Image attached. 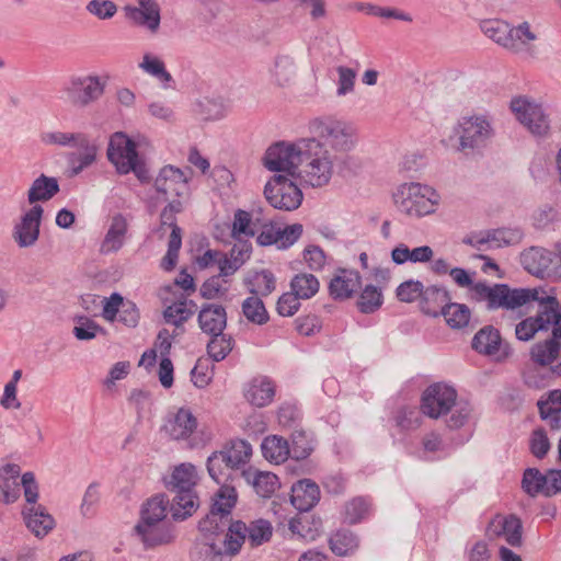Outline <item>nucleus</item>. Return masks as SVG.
I'll use <instances>...</instances> for the list:
<instances>
[{"label": "nucleus", "instance_id": "1", "mask_svg": "<svg viewBox=\"0 0 561 561\" xmlns=\"http://www.w3.org/2000/svg\"><path fill=\"white\" fill-rule=\"evenodd\" d=\"M308 128L311 136L305 137L306 139H313L332 154L345 160L347 153L357 145L356 128L347 121L334 116H320L311 119Z\"/></svg>", "mask_w": 561, "mask_h": 561}, {"label": "nucleus", "instance_id": "2", "mask_svg": "<svg viewBox=\"0 0 561 561\" xmlns=\"http://www.w3.org/2000/svg\"><path fill=\"white\" fill-rule=\"evenodd\" d=\"M421 409L431 419H438L450 413L447 420L449 428L463 426L472 411L468 402L457 401V391L453 387L442 382L426 388L422 396Z\"/></svg>", "mask_w": 561, "mask_h": 561}, {"label": "nucleus", "instance_id": "3", "mask_svg": "<svg viewBox=\"0 0 561 561\" xmlns=\"http://www.w3.org/2000/svg\"><path fill=\"white\" fill-rule=\"evenodd\" d=\"M297 178L313 188L327 186L345 159L334 156L313 139H306Z\"/></svg>", "mask_w": 561, "mask_h": 561}, {"label": "nucleus", "instance_id": "4", "mask_svg": "<svg viewBox=\"0 0 561 561\" xmlns=\"http://www.w3.org/2000/svg\"><path fill=\"white\" fill-rule=\"evenodd\" d=\"M197 483V471L194 465L185 462L176 466L165 479L167 489L174 493L170 512L175 520H184L198 507L194 488Z\"/></svg>", "mask_w": 561, "mask_h": 561}, {"label": "nucleus", "instance_id": "5", "mask_svg": "<svg viewBox=\"0 0 561 561\" xmlns=\"http://www.w3.org/2000/svg\"><path fill=\"white\" fill-rule=\"evenodd\" d=\"M538 294L537 288H511L506 284L489 285L485 282H477L470 298L476 302H484L489 311L514 310L530 302L531 299H538Z\"/></svg>", "mask_w": 561, "mask_h": 561}, {"label": "nucleus", "instance_id": "6", "mask_svg": "<svg viewBox=\"0 0 561 561\" xmlns=\"http://www.w3.org/2000/svg\"><path fill=\"white\" fill-rule=\"evenodd\" d=\"M107 158L121 174L133 172L140 182L150 180L149 169L136 150L135 141L117 131L110 138Z\"/></svg>", "mask_w": 561, "mask_h": 561}, {"label": "nucleus", "instance_id": "7", "mask_svg": "<svg viewBox=\"0 0 561 561\" xmlns=\"http://www.w3.org/2000/svg\"><path fill=\"white\" fill-rule=\"evenodd\" d=\"M393 199L399 211L419 218L435 211L439 195L428 185L404 183L398 187Z\"/></svg>", "mask_w": 561, "mask_h": 561}, {"label": "nucleus", "instance_id": "8", "mask_svg": "<svg viewBox=\"0 0 561 561\" xmlns=\"http://www.w3.org/2000/svg\"><path fill=\"white\" fill-rule=\"evenodd\" d=\"M305 142L306 138H299L294 142L279 141L270 146L263 158L264 167L272 172L297 176Z\"/></svg>", "mask_w": 561, "mask_h": 561}, {"label": "nucleus", "instance_id": "9", "mask_svg": "<svg viewBox=\"0 0 561 561\" xmlns=\"http://www.w3.org/2000/svg\"><path fill=\"white\" fill-rule=\"evenodd\" d=\"M237 491L233 486L222 484L214 497L210 512L199 520L198 529L204 534H214L228 530L233 522L231 520V511L237 503Z\"/></svg>", "mask_w": 561, "mask_h": 561}, {"label": "nucleus", "instance_id": "10", "mask_svg": "<svg viewBox=\"0 0 561 561\" xmlns=\"http://www.w3.org/2000/svg\"><path fill=\"white\" fill-rule=\"evenodd\" d=\"M238 541L231 540L228 533H202L192 551V561H230L238 554Z\"/></svg>", "mask_w": 561, "mask_h": 561}, {"label": "nucleus", "instance_id": "11", "mask_svg": "<svg viewBox=\"0 0 561 561\" xmlns=\"http://www.w3.org/2000/svg\"><path fill=\"white\" fill-rule=\"evenodd\" d=\"M105 84L99 76H72L61 89L62 98L75 107H87L101 99Z\"/></svg>", "mask_w": 561, "mask_h": 561}, {"label": "nucleus", "instance_id": "12", "mask_svg": "<svg viewBox=\"0 0 561 561\" xmlns=\"http://www.w3.org/2000/svg\"><path fill=\"white\" fill-rule=\"evenodd\" d=\"M456 134L459 137V150L467 151L485 147L494 129L488 116L472 115L458 122Z\"/></svg>", "mask_w": 561, "mask_h": 561}, {"label": "nucleus", "instance_id": "13", "mask_svg": "<svg viewBox=\"0 0 561 561\" xmlns=\"http://www.w3.org/2000/svg\"><path fill=\"white\" fill-rule=\"evenodd\" d=\"M510 108L516 119L535 136H546L550 130V119L541 104L528 96L513 98Z\"/></svg>", "mask_w": 561, "mask_h": 561}, {"label": "nucleus", "instance_id": "14", "mask_svg": "<svg viewBox=\"0 0 561 561\" xmlns=\"http://www.w3.org/2000/svg\"><path fill=\"white\" fill-rule=\"evenodd\" d=\"M519 261L522 266L534 276L561 279V255L547 249L530 247L520 253Z\"/></svg>", "mask_w": 561, "mask_h": 561}, {"label": "nucleus", "instance_id": "15", "mask_svg": "<svg viewBox=\"0 0 561 561\" xmlns=\"http://www.w3.org/2000/svg\"><path fill=\"white\" fill-rule=\"evenodd\" d=\"M264 196L276 209L291 211L302 202V192L298 185L282 174L274 175L264 187Z\"/></svg>", "mask_w": 561, "mask_h": 561}, {"label": "nucleus", "instance_id": "16", "mask_svg": "<svg viewBox=\"0 0 561 561\" xmlns=\"http://www.w3.org/2000/svg\"><path fill=\"white\" fill-rule=\"evenodd\" d=\"M561 318L556 321L552 336L535 343L530 347L529 356L534 364L540 368L549 367L553 376H561Z\"/></svg>", "mask_w": 561, "mask_h": 561}, {"label": "nucleus", "instance_id": "17", "mask_svg": "<svg viewBox=\"0 0 561 561\" xmlns=\"http://www.w3.org/2000/svg\"><path fill=\"white\" fill-rule=\"evenodd\" d=\"M227 533L231 540L238 541V552H240L247 538L252 547H259L270 541L273 527L266 519H256L249 525L241 520H236L229 525Z\"/></svg>", "mask_w": 561, "mask_h": 561}, {"label": "nucleus", "instance_id": "18", "mask_svg": "<svg viewBox=\"0 0 561 561\" xmlns=\"http://www.w3.org/2000/svg\"><path fill=\"white\" fill-rule=\"evenodd\" d=\"M188 175L171 164L164 165L154 179V190L164 201L188 194Z\"/></svg>", "mask_w": 561, "mask_h": 561}, {"label": "nucleus", "instance_id": "19", "mask_svg": "<svg viewBox=\"0 0 561 561\" xmlns=\"http://www.w3.org/2000/svg\"><path fill=\"white\" fill-rule=\"evenodd\" d=\"M472 348L480 354L493 356L497 362H503L513 354L512 346L503 342L500 331L493 325H485L474 334Z\"/></svg>", "mask_w": 561, "mask_h": 561}, {"label": "nucleus", "instance_id": "20", "mask_svg": "<svg viewBox=\"0 0 561 561\" xmlns=\"http://www.w3.org/2000/svg\"><path fill=\"white\" fill-rule=\"evenodd\" d=\"M43 213L41 205H33L14 225L12 238L19 248H31L38 241Z\"/></svg>", "mask_w": 561, "mask_h": 561}, {"label": "nucleus", "instance_id": "21", "mask_svg": "<svg viewBox=\"0 0 561 561\" xmlns=\"http://www.w3.org/2000/svg\"><path fill=\"white\" fill-rule=\"evenodd\" d=\"M138 4L139 7L128 4L123 8L126 19L156 34L161 23L160 5L156 0H138Z\"/></svg>", "mask_w": 561, "mask_h": 561}, {"label": "nucleus", "instance_id": "22", "mask_svg": "<svg viewBox=\"0 0 561 561\" xmlns=\"http://www.w3.org/2000/svg\"><path fill=\"white\" fill-rule=\"evenodd\" d=\"M196 416L187 408H180L170 414L164 422L163 431L174 440L188 439L197 430Z\"/></svg>", "mask_w": 561, "mask_h": 561}, {"label": "nucleus", "instance_id": "23", "mask_svg": "<svg viewBox=\"0 0 561 561\" xmlns=\"http://www.w3.org/2000/svg\"><path fill=\"white\" fill-rule=\"evenodd\" d=\"M135 533L146 548L169 543L173 538L171 527L165 522L139 520Z\"/></svg>", "mask_w": 561, "mask_h": 561}, {"label": "nucleus", "instance_id": "24", "mask_svg": "<svg viewBox=\"0 0 561 561\" xmlns=\"http://www.w3.org/2000/svg\"><path fill=\"white\" fill-rule=\"evenodd\" d=\"M199 329L207 335H219L227 327V312L218 304H203L197 317Z\"/></svg>", "mask_w": 561, "mask_h": 561}, {"label": "nucleus", "instance_id": "25", "mask_svg": "<svg viewBox=\"0 0 561 561\" xmlns=\"http://www.w3.org/2000/svg\"><path fill=\"white\" fill-rule=\"evenodd\" d=\"M360 282L362 277L357 271L346 268L339 270L330 280V296L336 300L348 299L357 291Z\"/></svg>", "mask_w": 561, "mask_h": 561}, {"label": "nucleus", "instance_id": "26", "mask_svg": "<svg viewBox=\"0 0 561 561\" xmlns=\"http://www.w3.org/2000/svg\"><path fill=\"white\" fill-rule=\"evenodd\" d=\"M128 227V221L123 215L113 216L101 243L100 252L102 254L118 252L125 244Z\"/></svg>", "mask_w": 561, "mask_h": 561}, {"label": "nucleus", "instance_id": "27", "mask_svg": "<svg viewBox=\"0 0 561 561\" xmlns=\"http://www.w3.org/2000/svg\"><path fill=\"white\" fill-rule=\"evenodd\" d=\"M241 476L255 493L264 499L271 497L280 486L278 477L270 471H261L251 467L243 470Z\"/></svg>", "mask_w": 561, "mask_h": 561}, {"label": "nucleus", "instance_id": "28", "mask_svg": "<svg viewBox=\"0 0 561 561\" xmlns=\"http://www.w3.org/2000/svg\"><path fill=\"white\" fill-rule=\"evenodd\" d=\"M320 500V489L310 479L299 480L291 486L290 502L300 512L310 511Z\"/></svg>", "mask_w": 561, "mask_h": 561}, {"label": "nucleus", "instance_id": "29", "mask_svg": "<svg viewBox=\"0 0 561 561\" xmlns=\"http://www.w3.org/2000/svg\"><path fill=\"white\" fill-rule=\"evenodd\" d=\"M504 48L515 54L530 53L533 44L537 41V34L531 30L528 22H523L517 26H508Z\"/></svg>", "mask_w": 561, "mask_h": 561}, {"label": "nucleus", "instance_id": "30", "mask_svg": "<svg viewBox=\"0 0 561 561\" xmlns=\"http://www.w3.org/2000/svg\"><path fill=\"white\" fill-rule=\"evenodd\" d=\"M21 469L15 463H7L0 468V501L10 504L20 497L19 482Z\"/></svg>", "mask_w": 561, "mask_h": 561}, {"label": "nucleus", "instance_id": "31", "mask_svg": "<svg viewBox=\"0 0 561 561\" xmlns=\"http://www.w3.org/2000/svg\"><path fill=\"white\" fill-rule=\"evenodd\" d=\"M275 396V387L266 377L253 378L244 388V397L254 407L268 405Z\"/></svg>", "mask_w": 561, "mask_h": 561}, {"label": "nucleus", "instance_id": "32", "mask_svg": "<svg viewBox=\"0 0 561 561\" xmlns=\"http://www.w3.org/2000/svg\"><path fill=\"white\" fill-rule=\"evenodd\" d=\"M23 516L27 528L38 538L45 537L55 526L53 516L41 505L24 508Z\"/></svg>", "mask_w": 561, "mask_h": 561}, {"label": "nucleus", "instance_id": "33", "mask_svg": "<svg viewBox=\"0 0 561 561\" xmlns=\"http://www.w3.org/2000/svg\"><path fill=\"white\" fill-rule=\"evenodd\" d=\"M449 300L450 295L446 288L437 285H431L423 288L420 307L425 314L438 317L440 314L442 307L448 304Z\"/></svg>", "mask_w": 561, "mask_h": 561}, {"label": "nucleus", "instance_id": "34", "mask_svg": "<svg viewBox=\"0 0 561 561\" xmlns=\"http://www.w3.org/2000/svg\"><path fill=\"white\" fill-rule=\"evenodd\" d=\"M434 256V251L430 245H421L410 249L404 243H399L391 251V260L397 265H403L407 262L411 263H427Z\"/></svg>", "mask_w": 561, "mask_h": 561}, {"label": "nucleus", "instance_id": "35", "mask_svg": "<svg viewBox=\"0 0 561 561\" xmlns=\"http://www.w3.org/2000/svg\"><path fill=\"white\" fill-rule=\"evenodd\" d=\"M59 192V184L56 178L41 174L36 178L28 192L27 201L30 204L37 205V202H46L53 198Z\"/></svg>", "mask_w": 561, "mask_h": 561}, {"label": "nucleus", "instance_id": "36", "mask_svg": "<svg viewBox=\"0 0 561 561\" xmlns=\"http://www.w3.org/2000/svg\"><path fill=\"white\" fill-rule=\"evenodd\" d=\"M263 457L275 465L287 460L290 455L288 442L277 435H271L263 439L261 445Z\"/></svg>", "mask_w": 561, "mask_h": 561}, {"label": "nucleus", "instance_id": "37", "mask_svg": "<svg viewBox=\"0 0 561 561\" xmlns=\"http://www.w3.org/2000/svg\"><path fill=\"white\" fill-rule=\"evenodd\" d=\"M273 79L278 87L291 85L297 77V65L289 55H278L274 61Z\"/></svg>", "mask_w": 561, "mask_h": 561}, {"label": "nucleus", "instance_id": "38", "mask_svg": "<svg viewBox=\"0 0 561 561\" xmlns=\"http://www.w3.org/2000/svg\"><path fill=\"white\" fill-rule=\"evenodd\" d=\"M220 450L226 457V466L234 470L245 465L252 455L251 445L242 439L232 440Z\"/></svg>", "mask_w": 561, "mask_h": 561}, {"label": "nucleus", "instance_id": "39", "mask_svg": "<svg viewBox=\"0 0 561 561\" xmlns=\"http://www.w3.org/2000/svg\"><path fill=\"white\" fill-rule=\"evenodd\" d=\"M138 67L147 75L157 79L164 89L170 88V83L173 81L171 73L167 70L163 60L159 57L146 53L142 56V60Z\"/></svg>", "mask_w": 561, "mask_h": 561}, {"label": "nucleus", "instance_id": "40", "mask_svg": "<svg viewBox=\"0 0 561 561\" xmlns=\"http://www.w3.org/2000/svg\"><path fill=\"white\" fill-rule=\"evenodd\" d=\"M492 527H500V530H494L497 536H503L508 545L518 547L522 545V522L518 517L511 515L508 517L493 520Z\"/></svg>", "mask_w": 561, "mask_h": 561}, {"label": "nucleus", "instance_id": "41", "mask_svg": "<svg viewBox=\"0 0 561 561\" xmlns=\"http://www.w3.org/2000/svg\"><path fill=\"white\" fill-rule=\"evenodd\" d=\"M170 500L164 494H157L144 503L140 520L165 522Z\"/></svg>", "mask_w": 561, "mask_h": 561}, {"label": "nucleus", "instance_id": "42", "mask_svg": "<svg viewBox=\"0 0 561 561\" xmlns=\"http://www.w3.org/2000/svg\"><path fill=\"white\" fill-rule=\"evenodd\" d=\"M440 314L447 324L453 329H462L468 325L471 318V310L467 305L450 302L442 307Z\"/></svg>", "mask_w": 561, "mask_h": 561}, {"label": "nucleus", "instance_id": "43", "mask_svg": "<svg viewBox=\"0 0 561 561\" xmlns=\"http://www.w3.org/2000/svg\"><path fill=\"white\" fill-rule=\"evenodd\" d=\"M43 144L48 146L77 147L84 146L87 137L81 133L47 131L41 135Z\"/></svg>", "mask_w": 561, "mask_h": 561}, {"label": "nucleus", "instance_id": "44", "mask_svg": "<svg viewBox=\"0 0 561 561\" xmlns=\"http://www.w3.org/2000/svg\"><path fill=\"white\" fill-rule=\"evenodd\" d=\"M330 548L336 556H346L354 552L358 548V538L351 530H337L330 537Z\"/></svg>", "mask_w": 561, "mask_h": 561}, {"label": "nucleus", "instance_id": "45", "mask_svg": "<svg viewBox=\"0 0 561 561\" xmlns=\"http://www.w3.org/2000/svg\"><path fill=\"white\" fill-rule=\"evenodd\" d=\"M182 211L183 203L180 199H171L169 202L160 214V227L158 229L160 237L163 236L165 228L171 229L170 234L176 233L179 237H182V230L176 224V214Z\"/></svg>", "mask_w": 561, "mask_h": 561}, {"label": "nucleus", "instance_id": "46", "mask_svg": "<svg viewBox=\"0 0 561 561\" xmlns=\"http://www.w3.org/2000/svg\"><path fill=\"white\" fill-rule=\"evenodd\" d=\"M318 278L308 273L295 275L290 282V290L300 299H310L319 291Z\"/></svg>", "mask_w": 561, "mask_h": 561}, {"label": "nucleus", "instance_id": "47", "mask_svg": "<svg viewBox=\"0 0 561 561\" xmlns=\"http://www.w3.org/2000/svg\"><path fill=\"white\" fill-rule=\"evenodd\" d=\"M241 308L243 316L251 323L263 325L270 319L264 302L257 296H250L247 299H244L241 305Z\"/></svg>", "mask_w": 561, "mask_h": 561}, {"label": "nucleus", "instance_id": "48", "mask_svg": "<svg viewBox=\"0 0 561 561\" xmlns=\"http://www.w3.org/2000/svg\"><path fill=\"white\" fill-rule=\"evenodd\" d=\"M233 345V339L229 334L222 332L219 335H210L206 346L207 354L214 362H221L232 351Z\"/></svg>", "mask_w": 561, "mask_h": 561}, {"label": "nucleus", "instance_id": "49", "mask_svg": "<svg viewBox=\"0 0 561 561\" xmlns=\"http://www.w3.org/2000/svg\"><path fill=\"white\" fill-rule=\"evenodd\" d=\"M206 467L209 477L218 484L227 481L230 476L229 472L234 470L230 466H226V457L221 450L214 451L207 458Z\"/></svg>", "mask_w": 561, "mask_h": 561}, {"label": "nucleus", "instance_id": "50", "mask_svg": "<svg viewBox=\"0 0 561 561\" xmlns=\"http://www.w3.org/2000/svg\"><path fill=\"white\" fill-rule=\"evenodd\" d=\"M382 301L381 289L374 285H366L358 298L357 306L363 313H373L381 307Z\"/></svg>", "mask_w": 561, "mask_h": 561}, {"label": "nucleus", "instance_id": "51", "mask_svg": "<svg viewBox=\"0 0 561 561\" xmlns=\"http://www.w3.org/2000/svg\"><path fill=\"white\" fill-rule=\"evenodd\" d=\"M522 486L533 497L540 493L545 495V489H547L546 474H542L536 468H528L524 472Z\"/></svg>", "mask_w": 561, "mask_h": 561}, {"label": "nucleus", "instance_id": "52", "mask_svg": "<svg viewBox=\"0 0 561 561\" xmlns=\"http://www.w3.org/2000/svg\"><path fill=\"white\" fill-rule=\"evenodd\" d=\"M313 451L311 437L302 430H296L291 434L290 455L296 460L306 459Z\"/></svg>", "mask_w": 561, "mask_h": 561}, {"label": "nucleus", "instance_id": "53", "mask_svg": "<svg viewBox=\"0 0 561 561\" xmlns=\"http://www.w3.org/2000/svg\"><path fill=\"white\" fill-rule=\"evenodd\" d=\"M507 22L497 19L484 20L480 24L481 31L503 47L507 34H510Z\"/></svg>", "mask_w": 561, "mask_h": 561}, {"label": "nucleus", "instance_id": "54", "mask_svg": "<svg viewBox=\"0 0 561 561\" xmlns=\"http://www.w3.org/2000/svg\"><path fill=\"white\" fill-rule=\"evenodd\" d=\"M193 316V311L187 308L186 301H176L168 306L163 311V318L167 323L181 328Z\"/></svg>", "mask_w": 561, "mask_h": 561}, {"label": "nucleus", "instance_id": "55", "mask_svg": "<svg viewBox=\"0 0 561 561\" xmlns=\"http://www.w3.org/2000/svg\"><path fill=\"white\" fill-rule=\"evenodd\" d=\"M85 11L102 21L111 20L118 11L113 0H90L85 4Z\"/></svg>", "mask_w": 561, "mask_h": 561}, {"label": "nucleus", "instance_id": "56", "mask_svg": "<svg viewBox=\"0 0 561 561\" xmlns=\"http://www.w3.org/2000/svg\"><path fill=\"white\" fill-rule=\"evenodd\" d=\"M493 247H510L518 244L524 237V232L519 228H499L491 230Z\"/></svg>", "mask_w": 561, "mask_h": 561}, {"label": "nucleus", "instance_id": "57", "mask_svg": "<svg viewBox=\"0 0 561 561\" xmlns=\"http://www.w3.org/2000/svg\"><path fill=\"white\" fill-rule=\"evenodd\" d=\"M83 151L80 153H72L70 157V163L72 167V174L77 175L82 172L85 168L90 167L96 159V147L89 145V141L84 146H80Z\"/></svg>", "mask_w": 561, "mask_h": 561}, {"label": "nucleus", "instance_id": "58", "mask_svg": "<svg viewBox=\"0 0 561 561\" xmlns=\"http://www.w3.org/2000/svg\"><path fill=\"white\" fill-rule=\"evenodd\" d=\"M257 229H254L251 222V214L249 211L238 209L234 213L231 236L239 239L241 236L254 237Z\"/></svg>", "mask_w": 561, "mask_h": 561}, {"label": "nucleus", "instance_id": "59", "mask_svg": "<svg viewBox=\"0 0 561 561\" xmlns=\"http://www.w3.org/2000/svg\"><path fill=\"white\" fill-rule=\"evenodd\" d=\"M538 408L541 419H551L558 422L561 412V390L550 391L546 401L538 402Z\"/></svg>", "mask_w": 561, "mask_h": 561}, {"label": "nucleus", "instance_id": "60", "mask_svg": "<svg viewBox=\"0 0 561 561\" xmlns=\"http://www.w3.org/2000/svg\"><path fill=\"white\" fill-rule=\"evenodd\" d=\"M77 325L73 328V335L80 341H90L104 330L95 321L88 317H78L76 319Z\"/></svg>", "mask_w": 561, "mask_h": 561}, {"label": "nucleus", "instance_id": "61", "mask_svg": "<svg viewBox=\"0 0 561 561\" xmlns=\"http://www.w3.org/2000/svg\"><path fill=\"white\" fill-rule=\"evenodd\" d=\"M276 287V279L273 273L268 270H263L260 273H256L254 276L253 287L250 288V293L252 296H263L266 297L271 295Z\"/></svg>", "mask_w": 561, "mask_h": 561}, {"label": "nucleus", "instance_id": "62", "mask_svg": "<svg viewBox=\"0 0 561 561\" xmlns=\"http://www.w3.org/2000/svg\"><path fill=\"white\" fill-rule=\"evenodd\" d=\"M370 503L364 497H355L345 505V518L350 524H356L369 513Z\"/></svg>", "mask_w": 561, "mask_h": 561}, {"label": "nucleus", "instance_id": "63", "mask_svg": "<svg viewBox=\"0 0 561 561\" xmlns=\"http://www.w3.org/2000/svg\"><path fill=\"white\" fill-rule=\"evenodd\" d=\"M336 72L339 76L336 95L341 98L352 93L355 89L356 71L345 66H339Z\"/></svg>", "mask_w": 561, "mask_h": 561}, {"label": "nucleus", "instance_id": "64", "mask_svg": "<svg viewBox=\"0 0 561 561\" xmlns=\"http://www.w3.org/2000/svg\"><path fill=\"white\" fill-rule=\"evenodd\" d=\"M423 288L424 285L422 282L409 279L398 286L396 295L402 302H413L421 299Z\"/></svg>", "mask_w": 561, "mask_h": 561}]
</instances>
